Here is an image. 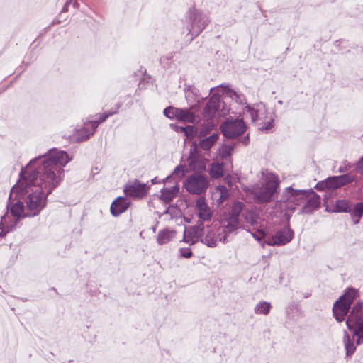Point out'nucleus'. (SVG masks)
<instances>
[{
	"label": "nucleus",
	"instance_id": "nucleus-30",
	"mask_svg": "<svg viewBox=\"0 0 363 363\" xmlns=\"http://www.w3.org/2000/svg\"><path fill=\"white\" fill-rule=\"evenodd\" d=\"M245 207V204L242 202L237 201L235 202L232 206V208L229 213L226 214L230 218H236L239 220V217Z\"/></svg>",
	"mask_w": 363,
	"mask_h": 363
},
{
	"label": "nucleus",
	"instance_id": "nucleus-24",
	"mask_svg": "<svg viewBox=\"0 0 363 363\" xmlns=\"http://www.w3.org/2000/svg\"><path fill=\"white\" fill-rule=\"evenodd\" d=\"M229 197V192L228 189L223 185L216 186L213 193V199L217 202L218 204H221L225 202Z\"/></svg>",
	"mask_w": 363,
	"mask_h": 363
},
{
	"label": "nucleus",
	"instance_id": "nucleus-18",
	"mask_svg": "<svg viewBox=\"0 0 363 363\" xmlns=\"http://www.w3.org/2000/svg\"><path fill=\"white\" fill-rule=\"evenodd\" d=\"M195 105L189 108H177V120L182 122L196 123L200 121V117L195 113Z\"/></svg>",
	"mask_w": 363,
	"mask_h": 363
},
{
	"label": "nucleus",
	"instance_id": "nucleus-37",
	"mask_svg": "<svg viewBox=\"0 0 363 363\" xmlns=\"http://www.w3.org/2000/svg\"><path fill=\"white\" fill-rule=\"evenodd\" d=\"M185 172H186L185 167L184 166L179 165V166H177L174 169V170L172 173V176L174 177L182 178V177L184 176Z\"/></svg>",
	"mask_w": 363,
	"mask_h": 363
},
{
	"label": "nucleus",
	"instance_id": "nucleus-39",
	"mask_svg": "<svg viewBox=\"0 0 363 363\" xmlns=\"http://www.w3.org/2000/svg\"><path fill=\"white\" fill-rule=\"evenodd\" d=\"M362 216L361 213H358V212L357 211V206H354V207L351 213V218H352V220L353 223L354 225L358 224L359 223L360 218Z\"/></svg>",
	"mask_w": 363,
	"mask_h": 363
},
{
	"label": "nucleus",
	"instance_id": "nucleus-20",
	"mask_svg": "<svg viewBox=\"0 0 363 363\" xmlns=\"http://www.w3.org/2000/svg\"><path fill=\"white\" fill-rule=\"evenodd\" d=\"M354 180L352 174H346L341 176L333 177L326 179L325 186L328 189H337Z\"/></svg>",
	"mask_w": 363,
	"mask_h": 363
},
{
	"label": "nucleus",
	"instance_id": "nucleus-29",
	"mask_svg": "<svg viewBox=\"0 0 363 363\" xmlns=\"http://www.w3.org/2000/svg\"><path fill=\"white\" fill-rule=\"evenodd\" d=\"M223 164L218 162L212 163L210 167L209 174L213 179H218L223 175Z\"/></svg>",
	"mask_w": 363,
	"mask_h": 363
},
{
	"label": "nucleus",
	"instance_id": "nucleus-25",
	"mask_svg": "<svg viewBox=\"0 0 363 363\" xmlns=\"http://www.w3.org/2000/svg\"><path fill=\"white\" fill-rule=\"evenodd\" d=\"M176 235V231L167 228L159 231L157 236V241L160 245H164L172 240Z\"/></svg>",
	"mask_w": 363,
	"mask_h": 363
},
{
	"label": "nucleus",
	"instance_id": "nucleus-13",
	"mask_svg": "<svg viewBox=\"0 0 363 363\" xmlns=\"http://www.w3.org/2000/svg\"><path fill=\"white\" fill-rule=\"evenodd\" d=\"M293 238L294 231L289 227H284L267 237L264 243L269 246H281L289 243Z\"/></svg>",
	"mask_w": 363,
	"mask_h": 363
},
{
	"label": "nucleus",
	"instance_id": "nucleus-8",
	"mask_svg": "<svg viewBox=\"0 0 363 363\" xmlns=\"http://www.w3.org/2000/svg\"><path fill=\"white\" fill-rule=\"evenodd\" d=\"M184 186L190 194L201 195L207 190L208 180L206 177L202 174H193L187 178Z\"/></svg>",
	"mask_w": 363,
	"mask_h": 363
},
{
	"label": "nucleus",
	"instance_id": "nucleus-45",
	"mask_svg": "<svg viewBox=\"0 0 363 363\" xmlns=\"http://www.w3.org/2000/svg\"><path fill=\"white\" fill-rule=\"evenodd\" d=\"M74 0H67L65 6L62 9V12H66L68 10V6L70 5Z\"/></svg>",
	"mask_w": 363,
	"mask_h": 363
},
{
	"label": "nucleus",
	"instance_id": "nucleus-9",
	"mask_svg": "<svg viewBox=\"0 0 363 363\" xmlns=\"http://www.w3.org/2000/svg\"><path fill=\"white\" fill-rule=\"evenodd\" d=\"M150 186L147 184L142 183L138 179H133L125 184L123 192L127 197L139 200L147 195Z\"/></svg>",
	"mask_w": 363,
	"mask_h": 363
},
{
	"label": "nucleus",
	"instance_id": "nucleus-34",
	"mask_svg": "<svg viewBox=\"0 0 363 363\" xmlns=\"http://www.w3.org/2000/svg\"><path fill=\"white\" fill-rule=\"evenodd\" d=\"M336 207L339 211L347 212L350 211L349 203L345 200H339L337 201Z\"/></svg>",
	"mask_w": 363,
	"mask_h": 363
},
{
	"label": "nucleus",
	"instance_id": "nucleus-4",
	"mask_svg": "<svg viewBox=\"0 0 363 363\" xmlns=\"http://www.w3.org/2000/svg\"><path fill=\"white\" fill-rule=\"evenodd\" d=\"M246 114L250 115L251 120L257 126L259 130H268L273 126L274 118L267 111L265 105L262 103L254 104L246 107Z\"/></svg>",
	"mask_w": 363,
	"mask_h": 363
},
{
	"label": "nucleus",
	"instance_id": "nucleus-3",
	"mask_svg": "<svg viewBox=\"0 0 363 363\" xmlns=\"http://www.w3.org/2000/svg\"><path fill=\"white\" fill-rule=\"evenodd\" d=\"M186 41L191 42L198 36L209 23L208 17L201 11L192 7L189 9L186 15Z\"/></svg>",
	"mask_w": 363,
	"mask_h": 363
},
{
	"label": "nucleus",
	"instance_id": "nucleus-50",
	"mask_svg": "<svg viewBox=\"0 0 363 363\" xmlns=\"http://www.w3.org/2000/svg\"><path fill=\"white\" fill-rule=\"evenodd\" d=\"M77 3L76 1H74L73 3V6L75 7L77 6Z\"/></svg>",
	"mask_w": 363,
	"mask_h": 363
},
{
	"label": "nucleus",
	"instance_id": "nucleus-35",
	"mask_svg": "<svg viewBox=\"0 0 363 363\" xmlns=\"http://www.w3.org/2000/svg\"><path fill=\"white\" fill-rule=\"evenodd\" d=\"M177 108L174 107H167L164 108V114L166 117L170 118V119H176L177 120Z\"/></svg>",
	"mask_w": 363,
	"mask_h": 363
},
{
	"label": "nucleus",
	"instance_id": "nucleus-6",
	"mask_svg": "<svg viewBox=\"0 0 363 363\" xmlns=\"http://www.w3.org/2000/svg\"><path fill=\"white\" fill-rule=\"evenodd\" d=\"M230 108L220 100L218 95L213 94L203 108V116L206 121L215 117H223L229 113Z\"/></svg>",
	"mask_w": 363,
	"mask_h": 363
},
{
	"label": "nucleus",
	"instance_id": "nucleus-10",
	"mask_svg": "<svg viewBox=\"0 0 363 363\" xmlns=\"http://www.w3.org/2000/svg\"><path fill=\"white\" fill-rule=\"evenodd\" d=\"M217 227L220 232V239L223 240V242H226L230 235L235 233L240 228V221L234 217L230 218L225 215L220 218L219 225Z\"/></svg>",
	"mask_w": 363,
	"mask_h": 363
},
{
	"label": "nucleus",
	"instance_id": "nucleus-12",
	"mask_svg": "<svg viewBox=\"0 0 363 363\" xmlns=\"http://www.w3.org/2000/svg\"><path fill=\"white\" fill-rule=\"evenodd\" d=\"M308 197V193L306 190H296L291 186L287 187L283 192L282 201L286 203L287 207L294 208V206L299 205L303 200Z\"/></svg>",
	"mask_w": 363,
	"mask_h": 363
},
{
	"label": "nucleus",
	"instance_id": "nucleus-19",
	"mask_svg": "<svg viewBox=\"0 0 363 363\" xmlns=\"http://www.w3.org/2000/svg\"><path fill=\"white\" fill-rule=\"evenodd\" d=\"M196 210L199 218L203 221L211 220L213 211L207 204L204 197H200L196 202Z\"/></svg>",
	"mask_w": 363,
	"mask_h": 363
},
{
	"label": "nucleus",
	"instance_id": "nucleus-5",
	"mask_svg": "<svg viewBox=\"0 0 363 363\" xmlns=\"http://www.w3.org/2000/svg\"><path fill=\"white\" fill-rule=\"evenodd\" d=\"M347 328L357 337V345L363 343V303H357L352 308L346 321Z\"/></svg>",
	"mask_w": 363,
	"mask_h": 363
},
{
	"label": "nucleus",
	"instance_id": "nucleus-28",
	"mask_svg": "<svg viewBox=\"0 0 363 363\" xmlns=\"http://www.w3.org/2000/svg\"><path fill=\"white\" fill-rule=\"evenodd\" d=\"M11 212L15 217H26L27 216L26 207L25 208L23 203L18 200L11 207Z\"/></svg>",
	"mask_w": 363,
	"mask_h": 363
},
{
	"label": "nucleus",
	"instance_id": "nucleus-52",
	"mask_svg": "<svg viewBox=\"0 0 363 363\" xmlns=\"http://www.w3.org/2000/svg\"><path fill=\"white\" fill-rule=\"evenodd\" d=\"M21 301L23 302V301H27V298H21Z\"/></svg>",
	"mask_w": 363,
	"mask_h": 363
},
{
	"label": "nucleus",
	"instance_id": "nucleus-7",
	"mask_svg": "<svg viewBox=\"0 0 363 363\" xmlns=\"http://www.w3.org/2000/svg\"><path fill=\"white\" fill-rule=\"evenodd\" d=\"M118 108L114 111H110L107 113L100 114L98 120H92L88 123H84V127L79 129L75 133V136L79 141H84L89 138V137L94 135L98 125L105 121L109 116L116 114L118 112Z\"/></svg>",
	"mask_w": 363,
	"mask_h": 363
},
{
	"label": "nucleus",
	"instance_id": "nucleus-32",
	"mask_svg": "<svg viewBox=\"0 0 363 363\" xmlns=\"http://www.w3.org/2000/svg\"><path fill=\"white\" fill-rule=\"evenodd\" d=\"M344 345L346 350L347 356H351L356 350V346L354 344L353 340L345 332L344 335Z\"/></svg>",
	"mask_w": 363,
	"mask_h": 363
},
{
	"label": "nucleus",
	"instance_id": "nucleus-16",
	"mask_svg": "<svg viewBox=\"0 0 363 363\" xmlns=\"http://www.w3.org/2000/svg\"><path fill=\"white\" fill-rule=\"evenodd\" d=\"M204 234V225L203 222H198L197 225L185 228L183 241L191 245L196 243Z\"/></svg>",
	"mask_w": 363,
	"mask_h": 363
},
{
	"label": "nucleus",
	"instance_id": "nucleus-40",
	"mask_svg": "<svg viewBox=\"0 0 363 363\" xmlns=\"http://www.w3.org/2000/svg\"><path fill=\"white\" fill-rule=\"evenodd\" d=\"M180 255L185 258H190L192 256V252L189 249H181Z\"/></svg>",
	"mask_w": 363,
	"mask_h": 363
},
{
	"label": "nucleus",
	"instance_id": "nucleus-47",
	"mask_svg": "<svg viewBox=\"0 0 363 363\" xmlns=\"http://www.w3.org/2000/svg\"><path fill=\"white\" fill-rule=\"evenodd\" d=\"M151 182L152 184H157V178H154L151 180Z\"/></svg>",
	"mask_w": 363,
	"mask_h": 363
},
{
	"label": "nucleus",
	"instance_id": "nucleus-46",
	"mask_svg": "<svg viewBox=\"0 0 363 363\" xmlns=\"http://www.w3.org/2000/svg\"><path fill=\"white\" fill-rule=\"evenodd\" d=\"M359 167L363 171V157L359 162Z\"/></svg>",
	"mask_w": 363,
	"mask_h": 363
},
{
	"label": "nucleus",
	"instance_id": "nucleus-42",
	"mask_svg": "<svg viewBox=\"0 0 363 363\" xmlns=\"http://www.w3.org/2000/svg\"><path fill=\"white\" fill-rule=\"evenodd\" d=\"M357 293V291L355 289H354L352 287H349L345 290V292L342 295H345V296L356 295Z\"/></svg>",
	"mask_w": 363,
	"mask_h": 363
},
{
	"label": "nucleus",
	"instance_id": "nucleus-14",
	"mask_svg": "<svg viewBox=\"0 0 363 363\" xmlns=\"http://www.w3.org/2000/svg\"><path fill=\"white\" fill-rule=\"evenodd\" d=\"M355 296H340L333 307V316L339 323L345 320Z\"/></svg>",
	"mask_w": 363,
	"mask_h": 363
},
{
	"label": "nucleus",
	"instance_id": "nucleus-27",
	"mask_svg": "<svg viewBox=\"0 0 363 363\" xmlns=\"http://www.w3.org/2000/svg\"><path fill=\"white\" fill-rule=\"evenodd\" d=\"M218 139V135L214 133L209 137L201 140L199 143V146L202 150L208 151L213 147V145L216 143Z\"/></svg>",
	"mask_w": 363,
	"mask_h": 363
},
{
	"label": "nucleus",
	"instance_id": "nucleus-43",
	"mask_svg": "<svg viewBox=\"0 0 363 363\" xmlns=\"http://www.w3.org/2000/svg\"><path fill=\"white\" fill-rule=\"evenodd\" d=\"M253 237L255 238V239L259 241H260L264 238L265 239L267 238H265V234L262 230H259L258 233L253 234Z\"/></svg>",
	"mask_w": 363,
	"mask_h": 363
},
{
	"label": "nucleus",
	"instance_id": "nucleus-11",
	"mask_svg": "<svg viewBox=\"0 0 363 363\" xmlns=\"http://www.w3.org/2000/svg\"><path fill=\"white\" fill-rule=\"evenodd\" d=\"M221 131L228 138H235L241 135L246 126L242 119L228 120L221 125Z\"/></svg>",
	"mask_w": 363,
	"mask_h": 363
},
{
	"label": "nucleus",
	"instance_id": "nucleus-51",
	"mask_svg": "<svg viewBox=\"0 0 363 363\" xmlns=\"http://www.w3.org/2000/svg\"><path fill=\"white\" fill-rule=\"evenodd\" d=\"M291 308L290 307H289L286 310V313L289 314V310H291Z\"/></svg>",
	"mask_w": 363,
	"mask_h": 363
},
{
	"label": "nucleus",
	"instance_id": "nucleus-26",
	"mask_svg": "<svg viewBox=\"0 0 363 363\" xmlns=\"http://www.w3.org/2000/svg\"><path fill=\"white\" fill-rule=\"evenodd\" d=\"M179 188L177 185H174L170 189L164 188L161 190L160 199L165 203H169L175 198L179 192Z\"/></svg>",
	"mask_w": 363,
	"mask_h": 363
},
{
	"label": "nucleus",
	"instance_id": "nucleus-31",
	"mask_svg": "<svg viewBox=\"0 0 363 363\" xmlns=\"http://www.w3.org/2000/svg\"><path fill=\"white\" fill-rule=\"evenodd\" d=\"M271 308V303L267 301H259L255 307V313L260 315H267L269 313Z\"/></svg>",
	"mask_w": 363,
	"mask_h": 363
},
{
	"label": "nucleus",
	"instance_id": "nucleus-23",
	"mask_svg": "<svg viewBox=\"0 0 363 363\" xmlns=\"http://www.w3.org/2000/svg\"><path fill=\"white\" fill-rule=\"evenodd\" d=\"M185 97L189 106L195 105V108H196L197 105L201 103V101L203 100L199 90L194 86H190L185 90Z\"/></svg>",
	"mask_w": 363,
	"mask_h": 363
},
{
	"label": "nucleus",
	"instance_id": "nucleus-41",
	"mask_svg": "<svg viewBox=\"0 0 363 363\" xmlns=\"http://www.w3.org/2000/svg\"><path fill=\"white\" fill-rule=\"evenodd\" d=\"M182 129L188 137L192 136L194 132L192 126H186V128H182Z\"/></svg>",
	"mask_w": 363,
	"mask_h": 363
},
{
	"label": "nucleus",
	"instance_id": "nucleus-22",
	"mask_svg": "<svg viewBox=\"0 0 363 363\" xmlns=\"http://www.w3.org/2000/svg\"><path fill=\"white\" fill-rule=\"evenodd\" d=\"M308 199L306 203L302 208V212L303 213H311L315 209L319 208L320 205V197L315 194L312 190L308 191Z\"/></svg>",
	"mask_w": 363,
	"mask_h": 363
},
{
	"label": "nucleus",
	"instance_id": "nucleus-21",
	"mask_svg": "<svg viewBox=\"0 0 363 363\" xmlns=\"http://www.w3.org/2000/svg\"><path fill=\"white\" fill-rule=\"evenodd\" d=\"M130 205V201L124 197L117 198L111 206V213L114 216H118L125 212Z\"/></svg>",
	"mask_w": 363,
	"mask_h": 363
},
{
	"label": "nucleus",
	"instance_id": "nucleus-17",
	"mask_svg": "<svg viewBox=\"0 0 363 363\" xmlns=\"http://www.w3.org/2000/svg\"><path fill=\"white\" fill-rule=\"evenodd\" d=\"M217 228V224H215L214 226H208L206 230L204 229L201 242L209 247H216L219 242H223V240L220 239V232Z\"/></svg>",
	"mask_w": 363,
	"mask_h": 363
},
{
	"label": "nucleus",
	"instance_id": "nucleus-36",
	"mask_svg": "<svg viewBox=\"0 0 363 363\" xmlns=\"http://www.w3.org/2000/svg\"><path fill=\"white\" fill-rule=\"evenodd\" d=\"M229 96L235 99L237 102L242 103L244 98L243 95L232 89H228Z\"/></svg>",
	"mask_w": 363,
	"mask_h": 363
},
{
	"label": "nucleus",
	"instance_id": "nucleus-49",
	"mask_svg": "<svg viewBox=\"0 0 363 363\" xmlns=\"http://www.w3.org/2000/svg\"><path fill=\"white\" fill-rule=\"evenodd\" d=\"M5 235H6V233H5V232H3V231H2V232H1V233H0V237H3V236H4Z\"/></svg>",
	"mask_w": 363,
	"mask_h": 363
},
{
	"label": "nucleus",
	"instance_id": "nucleus-38",
	"mask_svg": "<svg viewBox=\"0 0 363 363\" xmlns=\"http://www.w3.org/2000/svg\"><path fill=\"white\" fill-rule=\"evenodd\" d=\"M179 209L173 206H169L167 210L164 212V215H169L170 218H173L174 217L177 216L179 213Z\"/></svg>",
	"mask_w": 363,
	"mask_h": 363
},
{
	"label": "nucleus",
	"instance_id": "nucleus-15",
	"mask_svg": "<svg viewBox=\"0 0 363 363\" xmlns=\"http://www.w3.org/2000/svg\"><path fill=\"white\" fill-rule=\"evenodd\" d=\"M208 160L201 155L196 145L191 147L188 157L189 166L191 170L194 172H203L206 168Z\"/></svg>",
	"mask_w": 363,
	"mask_h": 363
},
{
	"label": "nucleus",
	"instance_id": "nucleus-1",
	"mask_svg": "<svg viewBox=\"0 0 363 363\" xmlns=\"http://www.w3.org/2000/svg\"><path fill=\"white\" fill-rule=\"evenodd\" d=\"M71 160L65 151L52 148L37 157L21 171L20 179L11 195L23 199L28 217H33L45 208L47 196L60 186L65 177L64 167Z\"/></svg>",
	"mask_w": 363,
	"mask_h": 363
},
{
	"label": "nucleus",
	"instance_id": "nucleus-44",
	"mask_svg": "<svg viewBox=\"0 0 363 363\" xmlns=\"http://www.w3.org/2000/svg\"><path fill=\"white\" fill-rule=\"evenodd\" d=\"M357 206V211L363 216V202H359L355 205Z\"/></svg>",
	"mask_w": 363,
	"mask_h": 363
},
{
	"label": "nucleus",
	"instance_id": "nucleus-48",
	"mask_svg": "<svg viewBox=\"0 0 363 363\" xmlns=\"http://www.w3.org/2000/svg\"><path fill=\"white\" fill-rule=\"evenodd\" d=\"M200 135L201 136H205L206 135V132H204L203 130H201L200 131Z\"/></svg>",
	"mask_w": 363,
	"mask_h": 363
},
{
	"label": "nucleus",
	"instance_id": "nucleus-33",
	"mask_svg": "<svg viewBox=\"0 0 363 363\" xmlns=\"http://www.w3.org/2000/svg\"><path fill=\"white\" fill-rule=\"evenodd\" d=\"M233 150V147L231 145H223L220 150V157L222 159H228L231 156L232 152Z\"/></svg>",
	"mask_w": 363,
	"mask_h": 363
},
{
	"label": "nucleus",
	"instance_id": "nucleus-53",
	"mask_svg": "<svg viewBox=\"0 0 363 363\" xmlns=\"http://www.w3.org/2000/svg\"><path fill=\"white\" fill-rule=\"evenodd\" d=\"M279 104H282V101H278Z\"/></svg>",
	"mask_w": 363,
	"mask_h": 363
},
{
	"label": "nucleus",
	"instance_id": "nucleus-2",
	"mask_svg": "<svg viewBox=\"0 0 363 363\" xmlns=\"http://www.w3.org/2000/svg\"><path fill=\"white\" fill-rule=\"evenodd\" d=\"M262 179L264 182L255 196V201L259 204L269 202L279 184L278 177L268 170L262 171Z\"/></svg>",
	"mask_w": 363,
	"mask_h": 363
}]
</instances>
